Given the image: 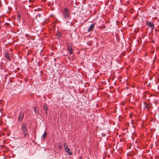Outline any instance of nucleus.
<instances>
[{"label":"nucleus","instance_id":"1","mask_svg":"<svg viewBox=\"0 0 159 159\" xmlns=\"http://www.w3.org/2000/svg\"><path fill=\"white\" fill-rule=\"evenodd\" d=\"M21 129L23 132V134L24 136L25 137L27 134V130L26 127V125L25 124H24L21 126Z\"/></svg>","mask_w":159,"mask_h":159},{"label":"nucleus","instance_id":"2","mask_svg":"<svg viewBox=\"0 0 159 159\" xmlns=\"http://www.w3.org/2000/svg\"><path fill=\"white\" fill-rule=\"evenodd\" d=\"M64 18L66 20H68L69 18V14L68 11H64L63 13Z\"/></svg>","mask_w":159,"mask_h":159},{"label":"nucleus","instance_id":"3","mask_svg":"<svg viewBox=\"0 0 159 159\" xmlns=\"http://www.w3.org/2000/svg\"><path fill=\"white\" fill-rule=\"evenodd\" d=\"M24 116V113L22 112L21 111L20 112V114L19 115L18 117V120L20 121L21 122L23 118V117Z\"/></svg>","mask_w":159,"mask_h":159},{"label":"nucleus","instance_id":"4","mask_svg":"<svg viewBox=\"0 0 159 159\" xmlns=\"http://www.w3.org/2000/svg\"><path fill=\"white\" fill-rule=\"evenodd\" d=\"M95 24H92L90 26V27L88 30V31H92L94 27Z\"/></svg>","mask_w":159,"mask_h":159},{"label":"nucleus","instance_id":"5","mask_svg":"<svg viewBox=\"0 0 159 159\" xmlns=\"http://www.w3.org/2000/svg\"><path fill=\"white\" fill-rule=\"evenodd\" d=\"M147 25H148L151 28L153 29L154 27V25L151 22H148V21Z\"/></svg>","mask_w":159,"mask_h":159},{"label":"nucleus","instance_id":"6","mask_svg":"<svg viewBox=\"0 0 159 159\" xmlns=\"http://www.w3.org/2000/svg\"><path fill=\"white\" fill-rule=\"evenodd\" d=\"M69 150H70V149L68 148H65V151L66 152L68 153V155H70L72 154V153L70 152H69Z\"/></svg>","mask_w":159,"mask_h":159},{"label":"nucleus","instance_id":"7","mask_svg":"<svg viewBox=\"0 0 159 159\" xmlns=\"http://www.w3.org/2000/svg\"><path fill=\"white\" fill-rule=\"evenodd\" d=\"M47 133V131H45L44 132V134H43V135H42V138H43V139H44L46 136Z\"/></svg>","mask_w":159,"mask_h":159},{"label":"nucleus","instance_id":"8","mask_svg":"<svg viewBox=\"0 0 159 159\" xmlns=\"http://www.w3.org/2000/svg\"><path fill=\"white\" fill-rule=\"evenodd\" d=\"M145 105L144 108H147V109H148L150 108V107L148 104H146L145 103H144Z\"/></svg>","mask_w":159,"mask_h":159},{"label":"nucleus","instance_id":"9","mask_svg":"<svg viewBox=\"0 0 159 159\" xmlns=\"http://www.w3.org/2000/svg\"><path fill=\"white\" fill-rule=\"evenodd\" d=\"M68 49L69 50V53L70 54H72L73 52V51L71 48L69 47H68Z\"/></svg>","mask_w":159,"mask_h":159},{"label":"nucleus","instance_id":"10","mask_svg":"<svg viewBox=\"0 0 159 159\" xmlns=\"http://www.w3.org/2000/svg\"><path fill=\"white\" fill-rule=\"evenodd\" d=\"M34 111L35 113L38 112V108L36 107H35L34 109Z\"/></svg>","mask_w":159,"mask_h":159},{"label":"nucleus","instance_id":"11","mask_svg":"<svg viewBox=\"0 0 159 159\" xmlns=\"http://www.w3.org/2000/svg\"><path fill=\"white\" fill-rule=\"evenodd\" d=\"M44 110H45V113H47L48 108L47 107H44Z\"/></svg>","mask_w":159,"mask_h":159},{"label":"nucleus","instance_id":"12","mask_svg":"<svg viewBox=\"0 0 159 159\" xmlns=\"http://www.w3.org/2000/svg\"><path fill=\"white\" fill-rule=\"evenodd\" d=\"M17 20H20V14H18L17 16Z\"/></svg>","mask_w":159,"mask_h":159},{"label":"nucleus","instance_id":"13","mask_svg":"<svg viewBox=\"0 0 159 159\" xmlns=\"http://www.w3.org/2000/svg\"><path fill=\"white\" fill-rule=\"evenodd\" d=\"M64 147L65 149V148H68L67 145L66 143H65L64 144Z\"/></svg>","mask_w":159,"mask_h":159},{"label":"nucleus","instance_id":"14","mask_svg":"<svg viewBox=\"0 0 159 159\" xmlns=\"http://www.w3.org/2000/svg\"><path fill=\"white\" fill-rule=\"evenodd\" d=\"M57 36L58 37V38H59L61 36V34H60L58 33L57 34Z\"/></svg>","mask_w":159,"mask_h":159},{"label":"nucleus","instance_id":"15","mask_svg":"<svg viewBox=\"0 0 159 159\" xmlns=\"http://www.w3.org/2000/svg\"><path fill=\"white\" fill-rule=\"evenodd\" d=\"M6 59H7V60H10V58H9V57H8V56H7L6 57Z\"/></svg>","mask_w":159,"mask_h":159},{"label":"nucleus","instance_id":"16","mask_svg":"<svg viewBox=\"0 0 159 159\" xmlns=\"http://www.w3.org/2000/svg\"><path fill=\"white\" fill-rule=\"evenodd\" d=\"M2 6V4L1 2V0H0V7H1Z\"/></svg>","mask_w":159,"mask_h":159},{"label":"nucleus","instance_id":"17","mask_svg":"<svg viewBox=\"0 0 159 159\" xmlns=\"http://www.w3.org/2000/svg\"><path fill=\"white\" fill-rule=\"evenodd\" d=\"M29 1L30 2H31V1L32 0H29Z\"/></svg>","mask_w":159,"mask_h":159},{"label":"nucleus","instance_id":"18","mask_svg":"<svg viewBox=\"0 0 159 159\" xmlns=\"http://www.w3.org/2000/svg\"><path fill=\"white\" fill-rule=\"evenodd\" d=\"M64 10H68L67 9H65Z\"/></svg>","mask_w":159,"mask_h":159},{"label":"nucleus","instance_id":"19","mask_svg":"<svg viewBox=\"0 0 159 159\" xmlns=\"http://www.w3.org/2000/svg\"><path fill=\"white\" fill-rule=\"evenodd\" d=\"M61 148V147L60 146H59V148Z\"/></svg>","mask_w":159,"mask_h":159},{"label":"nucleus","instance_id":"20","mask_svg":"<svg viewBox=\"0 0 159 159\" xmlns=\"http://www.w3.org/2000/svg\"><path fill=\"white\" fill-rule=\"evenodd\" d=\"M34 10H37V9H34Z\"/></svg>","mask_w":159,"mask_h":159}]
</instances>
